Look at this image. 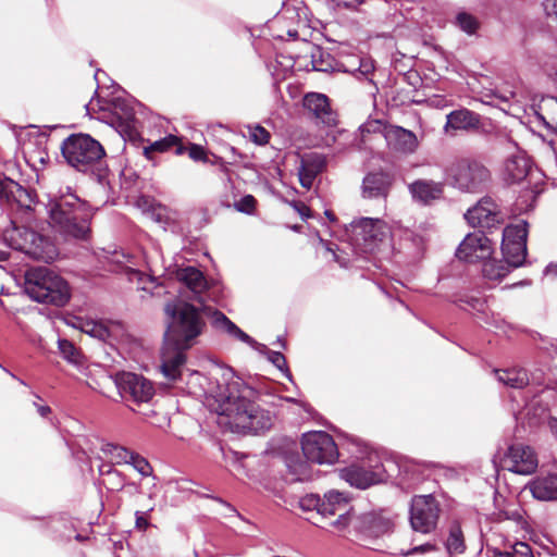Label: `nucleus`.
I'll return each instance as SVG.
<instances>
[{
	"mask_svg": "<svg viewBox=\"0 0 557 557\" xmlns=\"http://www.w3.org/2000/svg\"><path fill=\"white\" fill-rule=\"evenodd\" d=\"M218 389L208 398V405L212 411L225 419L221 423L238 432L253 433L267 431L272 426L273 416L255 403L257 392L239 377L232 375L225 381V386L219 385Z\"/></svg>",
	"mask_w": 557,
	"mask_h": 557,
	"instance_id": "nucleus-1",
	"label": "nucleus"
},
{
	"mask_svg": "<svg viewBox=\"0 0 557 557\" xmlns=\"http://www.w3.org/2000/svg\"><path fill=\"white\" fill-rule=\"evenodd\" d=\"M164 312L168 317L165 341L174 346L175 351L163 352L161 371L168 380L176 381L186 361L183 350L194 345V341L202 333L206 322L200 310L183 299L169 301Z\"/></svg>",
	"mask_w": 557,
	"mask_h": 557,
	"instance_id": "nucleus-2",
	"label": "nucleus"
},
{
	"mask_svg": "<svg viewBox=\"0 0 557 557\" xmlns=\"http://www.w3.org/2000/svg\"><path fill=\"white\" fill-rule=\"evenodd\" d=\"M49 218L51 226L65 238L88 240L91 237V209L71 187L61 189L50 199Z\"/></svg>",
	"mask_w": 557,
	"mask_h": 557,
	"instance_id": "nucleus-3",
	"label": "nucleus"
},
{
	"mask_svg": "<svg viewBox=\"0 0 557 557\" xmlns=\"http://www.w3.org/2000/svg\"><path fill=\"white\" fill-rule=\"evenodd\" d=\"M96 95V88L92 84L88 87L86 96L83 99L86 113L99 120H108L114 125L123 139L133 145L139 146L138 121L135 116V110L132 103L121 97L112 99H102Z\"/></svg>",
	"mask_w": 557,
	"mask_h": 557,
	"instance_id": "nucleus-4",
	"label": "nucleus"
},
{
	"mask_svg": "<svg viewBox=\"0 0 557 557\" xmlns=\"http://www.w3.org/2000/svg\"><path fill=\"white\" fill-rule=\"evenodd\" d=\"M61 152L69 165L83 173H90L99 181L108 173L103 146L88 134H72L61 145Z\"/></svg>",
	"mask_w": 557,
	"mask_h": 557,
	"instance_id": "nucleus-5",
	"label": "nucleus"
},
{
	"mask_svg": "<svg viewBox=\"0 0 557 557\" xmlns=\"http://www.w3.org/2000/svg\"><path fill=\"white\" fill-rule=\"evenodd\" d=\"M24 285L25 293L38 302L63 307L71 298L67 282L48 268L27 270Z\"/></svg>",
	"mask_w": 557,
	"mask_h": 557,
	"instance_id": "nucleus-6",
	"label": "nucleus"
},
{
	"mask_svg": "<svg viewBox=\"0 0 557 557\" xmlns=\"http://www.w3.org/2000/svg\"><path fill=\"white\" fill-rule=\"evenodd\" d=\"M5 240L13 249L35 260L49 263L58 256L57 246L50 237L28 227H14L7 232Z\"/></svg>",
	"mask_w": 557,
	"mask_h": 557,
	"instance_id": "nucleus-7",
	"label": "nucleus"
},
{
	"mask_svg": "<svg viewBox=\"0 0 557 557\" xmlns=\"http://www.w3.org/2000/svg\"><path fill=\"white\" fill-rule=\"evenodd\" d=\"M347 234L360 252L373 253L388 243L391 228L383 220L361 218L350 223Z\"/></svg>",
	"mask_w": 557,
	"mask_h": 557,
	"instance_id": "nucleus-8",
	"label": "nucleus"
},
{
	"mask_svg": "<svg viewBox=\"0 0 557 557\" xmlns=\"http://www.w3.org/2000/svg\"><path fill=\"white\" fill-rule=\"evenodd\" d=\"M451 184L462 190L475 193L482 190L490 181V171L472 159H459L447 169Z\"/></svg>",
	"mask_w": 557,
	"mask_h": 557,
	"instance_id": "nucleus-9",
	"label": "nucleus"
},
{
	"mask_svg": "<svg viewBox=\"0 0 557 557\" xmlns=\"http://www.w3.org/2000/svg\"><path fill=\"white\" fill-rule=\"evenodd\" d=\"M0 198L5 199L25 222L35 221L36 208L39 205L35 189L26 188L11 178L0 176Z\"/></svg>",
	"mask_w": 557,
	"mask_h": 557,
	"instance_id": "nucleus-10",
	"label": "nucleus"
},
{
	"mask_svg": "<svg viewBox=\"0 0 557 557\" xmlns=\"http://www.w3.org/2000/svg\"><path fill=\"white\" fill-rule=\"evenodd\" d=\"M441 511V505L433 495L413 496L409 508L411 529L422 534L434 532L437 528Z\"/></svg>",
	"mask_w": 557,
	"mask_h": 557,
	"instance_id": "nucleus-11",
	"label": "nucleus"
},
{
	"mask_svg": "<svg viewBox=\"0 0 557 557\" xmlns=\"http://www.w3.org/2000/svg\"><path fill=\"white\" fill-rule=\"evenodd\" d=\"M528 224L519 221L510 224L503 232L502 252L504 262L511 267H521L527 256Z\"/></svg>",
	"mask_w": 557,
	"mask_h": 557,
	"instance_id": "nucleus-12",
	"label": "nucleus"
},
{
	"mask_svg": "<svg viewBox=\"0 0 557 557\" xmlns=\"http://www.w3.org/2000/svg\"><path fill=\"white\" fill-rule=\"evenodd\" d=\"M301 448L305 457L315 463H333L338 456L333 437L323 432L315 431L304 435Z\"/></svg>",
	"mask_w": 557,
	"mask_h": 557,
	"instance_id": "nucleus-13",
	"label": "nucleus"
},
{
	"mask_svg": "<svg viewBox=\"0 0 557 557\" xmlns=\"http://www.w3.org/2000/svg\"><path fill=\"white\" fill-rule=\"evenodd\" d=\"M339 476L350 486L364 490L383 480V467L379 460L373 463V458L369 457L367 461L363 460L341 469Z\"/></svg>",
	"mask_w": 557,
	"mask_h": 557,
	"instance_id": "nucleus-14",
	"label": "nucleus"
},
{
	"mask_svg": "<svg viewBox=\"0 0 557 557\" xmlns=\"http://www.w3.org/2000/svg\"><path fill=\"white\" fill-rule=\"evenodd\" d=\"M503 466L511 472L528 475L535 472L539 460L533 448L523 444H515L508 447L503 458Z\"/></svg>",
	"mask_w": 557,
	"mask_h": 557,
	"instance_id": "nucleus-15",
	"label": "nucleus"
},
{
	"mask_svg": "<svg viewBox=\"0 0 557 557\" xmlns=\"http://www.w3.org/2000/svg\"><path fill=\"white\" fill-rule=\"evenodd\" d=\"M466 220L473 227L492 228L505 221L504 213L491 198H483L474 207L470 208L466 214Z\"/></svg>",
	"mask_w": 557,
	"mask_h": 557,
	"instance_id": "nucleus-16",
	"label": "nucleus"
},
{
	"mask_svg": "<svg viewBox=\"0 0 557 557\" xmlns=\"http://www.w3.org/2000/svg\"><path fill=\"white\" fill-rule=\"evenodd\" d=\"M493 247L491 240L481 232L467 235L459 245L456 256L467 262L485 261L491 257Z\"/></svg>",
	"mask_w": 557,
	"mask_h": 557,
	"instance_id": "nucleus-17",
	"label": "nucleus"
},
{
	"mask_svg": "<svg viewBox=\"0 0 557 557\" xmlns=\"http://www.w3.org/2000/svg\"><path fill=\"white\" fill-rule=\"evenodd\" d=\"M304 107L318 124L334 126L337 122V115L332 110L329 98L323 94H307L304 98Z\"/></svg>",
	"mask_w": 557,
	"mask_h": 557,
	"instance_id": "nucleus-18",
	"label": "nucleus"
},
{
	"mask_svg": "<svg viewBox=\"0 0 557 557\" xmlns=\"http://www.w3.org/2000/svg\"><path fill=\"white\" fill-rule=\"evenodd\" d=\"M326 166L325 156L318 152H308L300 156L298 166V180L300 185L307 190L311 189L317 176L324 171Z\"/></svg>",
	"mask_w": 557,
	"mask_h": 557,
	"instance_id": "nucleus-19",
	"label": "nucleus"
},
{
	"mask_svg": "<svg viewBox=\"0 0 557 557\" xmlns=\"http://www.w3.org/2000/svg\"><path fill=\"white\" fill-rule=\"evenodd\" d=\"M444 187L442 182L421 178L410 183L408 190L416 202L430 206L443 198Z\"/></svg>",
	"mask_w": 557,
	"mask_h": 557,
	"instance_id": "nucleus-20",
	"label": "nucleus"
},
{
	"mask_svg": "<svg viewBox=\"0 0 557 557\" xmlns=\"http://www.w3.org/2000/svg\"><path fill=\"white\" fill-rule=\"evenodd\" d=\"M161 494V485L156 475L152 474L151 466L141 458V495L147 497L146 502L141 500V509L151 511L157 506Z\"/></svg>",
	"mask_w": 557,
	"mask_h": 557,
	"instance_id": "nucleus-21",
	"label": "nucleus"
},
{
	"mask_svg": "<svg viewBox=\"0 0 557 557\" xmlns=\"http://www.w3.org/2000/svg\"><path fill=\"white\" fill-rule=\"evenodd\" d=\"M114 383L121 398L126 403L131 410L135 411L133 405H139L138 376L133 372L121 371L114 375Z\"/></svg>",
	"mask_w": 557,
	"mask_h": 557,
	"instance_id": "nucleus-22",
	"label": "nucleus"
},
{
	"mask_svg": "<svg viewBox=\"0 0 557 557\" xmlns=\"http://www.w3.org/2000/svg\"><path fill=\"white\" fill-rule=\"evenodd\" d=\"M531 494L539 500H557V462L554 470L532 480L529 484Z\"/></svg>",
	"mask_w": 557,
	"mask_h": 557,
	"instance_id": "nucleus-23",
	"label": "nucleus"
},
{
	"mask_svg": "<svg viewBox=\"0 0 557 557\" xmlns=\"http://www.w3.org/2000/svg\"><path fill=\"white\" fill-rule=\"evenodd\" d=\"M530 170V161L525 152L517 149L509 156L504 164V177L509 183L521 182L528 175Z\"/></svg>",
	"mask_w": 557,
	"mask_h": 557,
	"instance_id": "nucleus-24",
	"label": "nucleus"
},
{
	"mask_svg": "<svg viewBox=\"0 0 557 557\" xmlns=\"http://www.w3.org/2000/svg\"><path fill=\"white\" fill-rule=\"evenodd\" d=\"M388 145L403 153H412L418 147L417 136L399 126L391 127L385 133Z\"/></svg>",
	"mask_w": 557,
	"mask_h": 557,
	"instance_id": "nucleus-25",
	"label": "nucleus"
},
{
	"mask_svg": "<svg viewBox=\"0 0 557 557\" xmlns=\"http://www.w3.org/2000/svg\"><path fill=\"white\" fill-rule=\"evenodd\" d=\"M479 124L478 114L468 109H459L447 114L444 131L447 134L451 131H470L478 128Z\"/></svg>",
	"mask_w": 557,
	"mask_h": 557,
	"instance_id": "nucleus-26",
	"label": "nucleus"
},
{
	"mask_svg": "<svg viewBox=\"0 0 557 557\" xmlns=\"http://www.w3.org/2000/svg\"><path fill=\"white\" fill-rule=\"evenodd\" d=\"M321 500L322 502L319 509V516L322 519L330 518L331 516H335L350 509V499L348 495L335 490L325 493Z\"/></svg>",
	"mask_w": 557,
	"mask_h": 557,
	"instance_id": "nucleus-27",
	"label": "nucleus"
},
{
	"mask_svg": "<svg viewBox=\"0 0 557 557\" xmlns=\"http://www.w3.org/2000/svg\"><path fill=\"white\" fill-rule=\"evenodd\" d=\"M175 277L195 295H200L209 288L203 273L195 267L178 268L175 271Z\"/></svg>",
	"mask_w": 557,
	"mask_h": 557,
	"instance_id": "nucleus-28",
	"label": "nucleus"
},
{
	"mask_svg": "<svg viewBox=\"0 0 557 557\" xmlns=\"http://www.w3.org/2000/svg\"><path fill=\"white\" fill-rule=\"evenodd\" d=\"M211 324L212 326L220 331L224 332L227 335L246 343L252 347L257 345V342L252 339L248 334L242 331L235 323H233L224 313L221 311H213L211 314Z\"/></svg>",
	"mask_w": 557,
	"mask_h": 557,
	"instance_id": "nucleus-29",
	"label": "nucleus"
},
{
	"mask_svg": "<svg viewBox=\"0 0 557 557\" xmlns=\"http://www.w3.org/2000/svg\"><path fill=\"white\" fill-rule=\"evenodd\" d=\"M389 188L388 176L383 173H370L363 180L362 194L366 198L385 197Z\"/></svg>",
	"mask_w": 557,
	"mask_h": 557,
	"instance_id": "nucleus-30",
	"label": "nucleus"
},
{
	"mask_svg": "<svg viewBox=\"0 0 557 557\" xmlns=\"http://www.w3.org/2000/svg\"><path fill=\"white\" fill-rule=\"evenodd\" d=\"M141 214L148 220L159 224L162 228L172 220L166 207L153 199L141 197Z\"/></svg>",
	"mask_w": 557,
	"mask_h": 557,
	"instance_id": "nucleus-31",
	"label": "nucleus"
},
{
	"mask_svg": "<svg viewBox=\"0 0 557 557\" xmlns=\"http://www.w3.org/2000/svg\"><path fill=\"white\" fill-rule=\"evenodd\" d=\"M535 113L548 128L557 133V98L543 97L536 104Z\"/></svg>",
	"mask_w": 557,
	"mask_h": 557,
	"instance_id": "nucleus-32",
	"label": "nucleus"
},
{
	"mask_svg": "<svg viewBox=\"0 0 557 557\" xmlns=\"http://www.w3.org/2000/svg\"><path fill=\"white\" fill-rule=\"evenodd\" d=\"M362 532L368 536L377 537L391 531L393 523L392 521L376 513H368L362 518Z\"/></svg>",
	"mask_w": 557,
	"mask_h": 557,
	"instance_id": "nucleus-33",
	"label": "nucleus"
},
{
	"mask_svg": "<svg viewBox=\"0 0 557 557\" xmlns=\"http://www.w3.org/2000/svg\"><path fill=\"white\" fill-rule=\"evenodd\" d=\"M135 257L127 255L122 251H114L110 259V262L113 264L111 269L114 272L124 273L128 281H133V276L139 278V270L133 268L135 265Z\"/></svg>",
	"mask_w": 557,
	"mask_h": 557,
	"instance_id": "nucleus-34",
	"label": "nucleus"
},
{
	"mask_svg": "<svg viewBox=\"0 0 557 557\" xmlns=\"http://www.w3.org/2000/svg\"><path fill=\"white\" fill-rule=\"evenodd\" d=\"M497 380L512 388H522L529 384V376L523 369L512 368L496 371Z\"/></svg>",
	"mask_w": 557,
	"mask_h": 557,
	"instance_id": "nucleus-35",
	"label": "nucleus"
},
{
	"mask_svg": "<svg viewBox=\"0 0 557 557\" xmlns=\"http://www.w3.org/2000/svg\"><path fill=\"white\" fill-rule=\"evenodd\" d=\"M178 137L174 135H168L164 138L156 140L154 143H151L149 146L145 147L144 154L147 159L152 160L153 152H165L174 146H177L176 153L182 154L184 148L181 145H178Z\"/></svg>",
	"mask_w": 557,
	"mask_h": 557,
	"instance_id": "nucleus-36",
	"label": "nucleus"
},
{
	"mask_svg": "<svg viewBox=\"0 0 557 557\" xmlns=\"http://www.w3.org/2000/svg\"><path fill=\"white\" fill-rule=\"evenodd\" d=\"M108 453L112 463L129 465L133 466L134 469L139 470L137 466L138 456L127 448L117 445H109Z\"/></svg>",
	"mask_w": 557,
	"mask_h": 557,
	"instance_id": "nucleus-37",
	"label": "nucleus"
},
{
	"mask_svg": "<svg viewBox=\"0 0 557 557\" xmlns=\"http://www.w3.org/2000/svg\"><path fill=\"white\" fill-rule=\"evenodd\" d=\"M510 269L511 267L504 261L488 258L483 263L482 273L485 278L498 282L509 273Z\"/></svg>",
	"mask_w": 557,
	"mask_h": 557,
	"instance_id": "nucleus-38",
	"label": "nucleus"
},
{
	"mask_svg": "<svg viewBox=\"0 0 557 557\" xmlns=\"http://www.w3.org/2000/svg\"><path fill=\"white\" fill-rule=\"evenodd\" d=\"M446 547L449 554H462L466 545L463 534L459 525L451 527L447 539Z\"/></svg>",
	"mask_w": 557,
	"mask_h": 557,
	"instance_id": "nucleus-39",
	"label": "nucleus"
},
{
	"mask_svg": "<svg viewBox=\"0 0 557 557\" xmlns=\"http://www.w3.org/2000/svg\"><path fill=\"white\" fill-rule=\"evenodd\" d=\"M106 331L108 333L107 342H128L129 339L126 326L120 321H107Z\"/></svg>",
	"mask_w": 557,
	"mask_h": 557,
	"instance_id": "nucleus-40",
	"label": "nucleus"
},
{
	"mask_svg": "<svg viewBox=\"0 0 557 557\" xmlns=\"http://www.w3.org/2000/svg\"><path fill=\"white\" fill-rule=\"evenodd\" d=\"M494 520L497 522L511 520L518 524L522 522L521 510L516 504H507L504 508L498 509L493 513Z\"/></svg>",
	"mask_w": 557,
	"mask_h": 557,
	"instance_id": "nucleus-41",
	"label": "nucleus"
},
{
	"mask_svg": "<svg viewBox=\"0 0 557 557\" xmlns=\"http://www.w3.org/2000/svg\"><path fill=\"white\" fill-rule=\"evenodd\" d=\"M58 347L63 356L64 359H66L69 362L74 364H81L82 363V354L78 348L75 347V345L67 341V339H59L58 341Z\"/></svg>",
	"mask_w": 557,
	"mask_h": 557,
	"instance_id": "nucleus-42",
	"label": "nucleus"
},
{
	"mask_svg": "<svg viewBox=\"0 0 557 557\" xmlns=\"http://www.w3.org/2000/svg\"><path fill=\"white\" fill-rule=\"evenodd\" d=\"M81 330L100 341H108V333L106 331V322L97 321H85L81 324Z\"/></svg>",
	"mask_w": 557,
	"mask_h": 557,
	"instance_id": "nucleus-43",
	"label": "nucleus"
},
{
	"mask_svg": "<svg viewBox=\"0 0 557 557\" xmlns=\"http://www.w3.org/2000/svg\"><path fill=\"white\" fill-rule=\"evenodd\" d=\"M456 24L461 30H463L468 35L475 34L480 26L479 21L473 15L467 12H460L457 14Z\"/></svg>",
	"mask_w": 557,
	"mask_h": 557,
	"instance_id": "nucleus-44",
	"label": "nucleus"
},
{
	"mask_svg": "<svg viewBox=\"0 0 557 557\" xmlns=\"http://www.w3.org/2000/svg\"><path fill=\"white\" fill-rule=\"evenodd\" d=\"M321 497L315 494H309L300 498L299 507L302 511H317L319 516V509L321 507Z\"/></svg>",
	"mask_w": 557,
	"mask_h": 557,
	"instance_id": "nucleus-45",
	"label": "nucleus"
},
{
	"mask_svg": "<svg viewBox=\"0 0 557 557\" xmlns=\"http://www.w3.org/2000/svg\"><path fill=\"white\" fill-rule=\"evenodd\" d=\"M249 137L257 145H265L269 143L270 133L264 127L256 125L249 127Z\"/></svg>",
	"mask_w": 557,
	"mask_h": 557,
	"instance_id": "nucleus-46",
	"label": "nucleus"
},
{
	"mask_svg": "<svg viewBox=\"0 0 557 557\" xmlns=\"http://www.w3.org/2000/svg\"><path fill=\"white\" fill-rule=\"evenodd\" d=\"M337 516V519L331 522V527L336 532H343L348 528V525L351 522L350 509H348L347 511H343Z\"/></svg>",
	"mask_w": 557,
	"mask_h": 557,
	"instance_id": "nucleus-47",
	"label": "nucleus"
},
{
	"mask_svg": "<svg viewBox=\"0 0 557 557\" xmlns=\"http://www.w3.org/2000/svg\"><path fill=\"white\" fill-rule=\"evenodd\" d=\"M256 206V199L251 195L244 196L237 203L238 211L251 213Z\"/></svg>",
	"mask_w": 557,
	"mask_h": 557,
	"instance_id": "nucleus-48",
	"label": "nucleus"
},
{
	"mask_svg": "<svg viewBox=\"0 0 557 557\" xmlns=\"http://www.w3.org/2000/svg\"><path fill=\"white\" fill-rule=\"evenodd\" d=\"M189 157L195 161L208 162L206 150L196 144H191L188 150Z\"/></svg>",
	"mask_w": 557,
	"mask_h": 557,
	"instance_id": "nucleus-49",
	"label": "nucleus"
},
{
	"mask_svg": "<svg viewBox=\"0 0 557 557\" xmlns=\"http://www.w3.org/2000/svg\"><path fill=\"white\" fill-rule=\"evenodd\" d=\"M268 359L281 371H286L285 357L278 351H268Z\"/></svg>",
	"mask_w": 557,
	"mask_h": 557,
	"instance_id": "nucleus-50",
	"label": "nucleus"
},
{
	"mask_svg": "<svg viewBox=\"0 0 557 557\" xmlns=\"http://www.w3.org/2000/svg\"><path fill=\"white\" fill-rule=\"evenodd\" d=\"M154 395V387L150 381L141 376V403L148 401Z\"/></svg>",
	"mask_w": 557,
	"mask_h": 557,
	"instance_id": "nucleus-51",
	"label": "nucleus"
},
{
	"mask_svg": "<svg viewBox=\"0 0 557 557\" xmlns=\"http://www.w3.org/2000/svg\"><path fill=\"white\" fill-rule=\"evenodd\" d=\"M543 7L547 17L557 23V0H545Z\"/></svg>",
	"mask_w": 557,
	"mask_h": 557,
	"instance_id": "nucleus-52",
	"label": "nucleus"
},
{
	"mask_svg": "<svg viewBox=\"0 0 557 557\" xmlns=\"http://www.w3.org/2000/svg\"><path fill=\"white\" fill-rule=\"evenodd\" d=\"M434 549H435V545L430 544V543H425V544H422V545H419V546H414L411 549L404 550V552H401V555L403 556H410V555H413V554L429 553V552H432Z\"/></svg>",
	"mask_w": 557,
	"mask_h": 557,
	"instance_id": "nucleus-53",
	"label": "nucleus"
},
{
	"mask_svg": "<svg viewBox=\"0 0 557 557\" xmlns=\"http://www.w3.org/2000/svg\"><path fill=\"white\" fill-rule=\"evenodd\" d=\"M359 67L357 69V72L367 77L370 73L374 70V64L371 59H360L359 61Z\"/></svg>",
	"mask_w": 557,
	"mask_h": 557,
	"instance_id": "nucleus-54",
	"label": "nucleus"
},
{
	"mask_svg": "<svg viewBox=\"0 0 557 557\" xmlns=\"http://www.w3.org/2000/svg\"><path fill=\"white\" fill-rule=\"evenodd\" d=\"M90 84H92L96 89L98 88L97 84L92 79H90L88 82V84L83 89L73 90L72 97L76 103L82 104L84 107L83 99L86 96V91H87L88 87L90 86Z\"/></svg>",
	"mask_w": 557,
	"mask_h": 557,
	"instance_id": "nucleus-55",
	"label": "nucleus"
},
{
	"mask_svg": "<svg viewBox=\"0 0 557 557\" xmlns=\"http://www.w3.org/2000/svg\"><path fill=\"white\" fill-rule=\"evenodd\" d=\"M382 123L380 121H370L360 126L362 133H376L381 132Z\"/></svg>",
	"mask_w": 557,
	"mask_h": 557,
	"instance_id": "nucleus-56",
	"label": "nucleus"
},
{
	"mask_svg": "<svg viewBox=\"0 0 557 557\" xmlns=\"http://www.w3.org/2000/svg\"><path fill=\"white\" fill-rule=\"evenodd\" d=\"M136 176V173L133 171L132 168L125 166L122 171V178H123V187L125 189L132 188V177Z\"/></svg>",
	"mask_w": 557,
	"mask_h": 557,
	"instance_id": "nucleus-57",
	"label": "nucleus"
},
{
	"mask_svg": "<svg viewBox=\"0 0 557 557\" xmlns=\"http://www.w3.org/2000/svg\"><path fill=\"white\" fill-rule=\"evenodd\" d=\"M531 553L530 546L527 543L523 542H517L513 545V553L512 555H520V556H529Z\"/></svg>",
	"mask_w": 557,
	"mask_h": 557,
	"instance_id": "nucleus-58",
	"label": "nucleus"
},
{
	"mask_svg": "<svg viewBox=\"0 0 557 557\" xmlns=\"http://www.w3.org/2000/svg\"><path fill=\"white\" fill-rule=\"evenodd\" d=\"M337 7L345 9H357L364 0H335Z\"/></svg>",
	"mask_w": 557,
	"mask_h": 557,
	"instance_id": "nucleus-59",
	"label": "nucleus"
},
{
	"mask_svg": "<svg viewBox=\"0 0 557 557\" xmlns=\"http://www.w3.org/2000/svg\"><path fill=\"white\" fill-rule=\"evenodd\" d=\"M292 206L300 214L302 219L309 216V208L302 202H293Z\"/></svg>",
	"mask_w": 557,
	"mask_h": 557,
	"instance_id": "nucleus-60",
	"label": "nucleus"
},
{
	"mask_svg": "<svg viewBox=\"0 0 557 557\" xmlns=\"http://www.w3.org/2000/svg\"><path fill=\"white\" fill-rule=\"evenodd\" d=\"M321 243L325 246L326 250L330 251L333 255L334 260L336 262H338L343 267L347 265V260H345L341 256H338L330 244H326L323 240H321Z\"/></svg>",
	"mask_w": 557,
	"mask_h": 557,
	"instance_id": "nucleus-61",
	"label": "nucleus"
},
{
	"mask_svg": "<svg viewBox=\"0 0 557 557\" xmlns=\"http://www.w3.org/2000/svg\"><path fill=\"white\" fill-rule=\"evenodd\" d=\"M544 274L547 276L557 277V264H549L546 267Z\"/></svg>",
	"mask_w": 557,
	"mask_h": 557,
	"instance_id": "nucleus-62",
	"label": "nucleus"
},
{
	"mask_svg": "<svg viewBox=\"0 0 557 557\" xmlns=\"http://www.w3.org/2000/svg\"><path fill=\"white\" fill-rule=\"evenodd\" d=\"M37 410L41 417H47L51 412V408L46 405H36Z\"/></svg>",
	"mask_w": 557,
	"mask_h": 557,
	"instance_id": "nucleus-63",
	"label": "nucleus"
},
{
	"mask_svg": "<svg viewBox=\"0 0 557 557\" xmlns=\"http://www.w3.org/2000/svg\"><path fill=\"white\" fill-rule=\"evenodd\" d=\"M549 425L552 433L554 434L555 437H557V419L552 420Z\"/></svg>",
	"mask_w": 557,
	"mask_h": 557,
	"instance_id": "nucleus-64",
	"label": "nucleus"
}]
</instances>
